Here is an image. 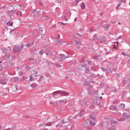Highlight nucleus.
Instances as JSON below:
<instances>
[{"label":"nucleus","instance_id":"nucleus-51","mask_svg":"<svg viewBox=\"0 0 130 130\" xmlns=\"http://www.w3.org/2000/svg\"><path fill=\"white\" fill-rule=\"evenodd\" d=\"M119 3H123V1L122 0H118Z\"/></svg>","mask_w":130,"mask_h":130},{"label":"nucleus","instance_id":"nucleus-2","mask_svg":"<svg viewBox=\"0 0 130 130\" xmlns=\"http://www.w3.org/2000/svg\"><path fill=\"white\" fill-rule=\"evenodd\" d=\"M69 92L64 91L57 90L53 92V96L54 98H59L60 96H67L69 95Z\"/></svg>","mask_w":130,"mask_h":130},{"label":"nucleus","instance_id":"nucleus-59","mask_svg":"<svg viewBox=\"0 0 130 130\" xmlns=\"http://www.w3.org/2000/svg\"><path fill=\"white\" fill-rule=\"evenodd\" d=\"M74 118H75V119H76V118H77V116H74Z\"/></svg>","mask_w":130,"mask_h":130},{"label":"nucleus","instance_id":"nucleus-25","mask_svg":"<svg viewBox=\"0 0 130 130\" xmlns=\"http://www.w3.org/2000/svg\"><path fill=\"white\" fill-rule=\"evenodd\" d=\"M16 14L17 15V16H22V15H23V14L22 13V12L21 11H18Z\"/></svg>","mask_w":130,"mask_h":130},{"label":"nucleus","instance_id":"nucleus-24","mask_svg":"<svg viewBox=\"0 0 130 130\" xmlns=\"http://www.w3.org/2000/svg\"><path fill=\"white\" fill-rule=\"evenodd\" d=\"M52 104H53V106L55 107V106H57L58 103L57 102H54L52 103Z\"/></svg>","mask_w":130,"mask_h":130},{"label":"nucleus","instance_id":"nucleus-13","mask_svg":"<svg viewBox=\"0 0 130 130\" xmlns=\"http://www.w3.org/2000/svg\"><path fill=\"white\" fill-rule=\"evenodd\" d=\"M22 81H25L26 82H29V80H28V77L26 76H23L22 77Z\"/></svg>","mask_w":130,"mask_h":130},{"label":"nucleus","instance_id":"nucleus-33","mask_svg":"<svg viewBox=\"0 0 130 130\" xmlns=\"http://www.w3.org/2000/svg\"><path fill=\"white\" fill-rule=\"evenodd\" d=\"M15 82H17L19 80V77H15L13 78Z\"/></svg>","mask_w":130,"mask_h":130},{"label":"nucleus","instance_id":"nucleus-7","mask_svg":"<svg viewBox=\"0 0 130 130\" xmlns=\"http://www.w3.org/2000/svg\"><path fill=\"white\" fill-rule=\"evenodd\" d=\"M103 72H104L106 74H111L112 73V71L109 69L102 68V69Z\"/></svg>","mask_w":130,"mask_h":130},{"label":"nucleus","instance_id":"nucleus-48","mask_svg":"<svg viewBox=\"0 0 130 130\" xmlns=\"http://www.w3.org/2000/svg\"><path fill=\"white\" fill-rule=\"evenodd\" d=\"M61 124H63L64 123V121L62 120V121H61Z\"/></svg>","mask_w":130,"mask_h":130},{"label":"nucleus","instance_id":"nucleus-28","mask_svg":"<svg viewBox=\"0 0 130 130\" xmlns=\"http://www.w3.org/2000/svg\"><path fill=\"white\" fill-rule=\"evenodd\" d=\"M15 128H16V126H13L12 128H9V129H3V130H14Z\"/></svg>","mask_w":130,"mask_h":130},{"label":"nucleus","instance_id":"nucleus-19","mask_svg":"<svg viewBox=\"0 0 130 130\" xmlns=\"http://www.w3.org/2000/svg\"><path fill=\"white\" fill-rule=\"evenodd\" d=\"M111 125H112V126H115V125H117V122H116V121H112Z\"/></svg>","mask_w":130,"mask_h":130},{"label":"nucleus","instance_id":"nucleus-15","mask_svg":"<svg viewBox=\"0 0 130 130\" xmlns=\"http://www.w3.org/2000/svg\"><path fill=\"white\" fill-rule=\"evenodd\" d=\"M122 115L123 117H124L125 119H127V118H129V115L127 114L126 113H123Z\"/></svg>","mask_w":130,"mask_h":130},{"label":"nucleus","instance_id":"nucleus-43","mask_svg":"<svg viewBox=\"0 0 130 130\" xmlns=\"http://www.w3.org/2000/svg\"><path fill=\"white\" fill-rule=\"evenodd\" d=\"M39 54H40V55H42L43 54V53L42 52V51H39Z\"/></svg>","mask_w":130,"mask_h":130},{"label":"nucleus","instance_id":"nucleus-18","mask_svg":"<svg viewBox=\"0 0 130 130\" xmlns=\"http://www.w3.org/2000/svg\"><path fill=\"white\" fill-rule=\"evenodd\" d=\"M110 109H111V110H116L117 111V108H116L115 106H111L110 107Z\"/></svg>","mask_w":130,"mask_h":130},{"label":"nucleus","instance_id":"nucleus-41","mask_svg":"<svg viewBox=\"0 0 130 130\" xmlns=\"http://www.w3.org/2000/svg\"><path fill=\"white\" fill-rule=\"evenodd\" d=\"M122 55H126L127 56L128 55V54H126L125 53H124V52H122L121 53Z\"/></svg>","mask_w":130,"mask_h":130},{"label":"nucleus","instance_id":"nucleus-44","mask_svg":"<svg viewBox=\"0 0 130 130\" xmlns=\"http://www.w3.org/2000/svg\"><path fill=\"white\" fill-rule=\"evenodd\" d=\"M60 24H61V25H68V23H63V22H60Z\"/></svg>","mask_w":130,"mask_h":130},{"label":"nucleus","instance_id":"nucleus-8","mask_svg":"<svg viewBox=\"0 0 130 130\" xmlns=\"http://www.w3.org/2000/svg\"><path fill=\"white\" fill-rule=\"evenodd\" d=\"M15 11H9V12H8L7 13V14L8 15V16H9V17H10V18H11L12 17V16H14V15H15Z\"/></svg>","mask_w":130,"mask_h":130},{"label":"nucleus","instance_id":"nucleus-35","mask_svg":"<svg viewBox=\"0 0 130 130\" xmlns=\"http://www.w3.org/2000/svg\"><path fill=\"white\" fill-rule=\"evenodd\" d=\"M107 130H116V128L111 127L110 128H108Z\"/></svg>","mask_w":130,"mask_h":130},{"label":"nucleus","instance_id":"nucleus-62","mask_svg":"<svg viewBox=\"0 0 130 130\" xmlns=\"http://www.w3.org/2000/svg\"><path fill=\"white\" fill-rule=\"evenodd\" d=\"M118 25H120V22L118 23Z\"/></svg>","mask_w":130,"mask_h":130},{"label":"nucleus","instance_id":"nucleus-34","mask_svg":"<svg viewBox=\"0 0 130 130\" xmlns=\"http://www.w3.org/2000/svg\"><path fill=\"white\" fill-rule=\"evenodd\" d=\"M62 19L64 20V21H68V18H67V16H62Z\"/></svg>","mask_w":130,"mask_h":130},{"label":"nucleus","instance_id":"nucleus-27","mask_svg":"<svg viewBox=\"0 0 130 130\" xmlns=\"http://www.w3.org/2000/svg\"><path fill=\"white\" fill-rule=\"evenodd\" d=\"M85 7H86V5H85V4H84V3H82V5L81 6V8L82 10H84Z\"/></svg>","mask_w":130,"mask_h":130},{"label":"nucleus","instance_id":"nucleus-42","mask_svg":"<svg viewBox=\"0 0 130 130\" xmlns=\"http://www.w3.org/2000/svg\"><path fill=\"white\" fill-rule=\"evenodd\" d=\"M72 37H73V40L76 39V36L74 35H72Z\"/></svg>","mask_w":130,"mask_h":130},{"label":"nucleus","instance_id":"nucleus-16","mask_svg":"<svg viewBox=\"0 0 130 130\" xmlns=\"http://www.w3.org/2000/svg\"><path fill=\"white\" fill-rule=\"evenodd\" d=\"M91 89H92V86H91L90 85L89 87H88V93L89 95H92L93 94V93H92V90H91Z\"/></svg>","mask_w":130,"mask_h":130},{"label":"nucleus","instance_id":"nucleus-4","mask_svg":"<svg viewBox=\"0 0 130 130\" xmlns=\"http://www.w3.org/2000/svg\"><path fill=\"white\" fill-rule=\"evenodd\" d=\"M1 49L3 51V53H7V52H8V53H11V52H12V49H11V47H8V49L4 47L1 48Z\"/></svg>","mask_w":130,"mask_h":130},{"label":"nucleus","instance_id":"nucleus-10","mask_svg":"<svg viewBox=\"0 0 130 130\" xmlns=\"http://www.w3.org/2000/svg\"><path fill=\"white\" fill-rule=\"evenodd\" d=\"M93 58L94 59H95V60H101V59H102L99 55L93 56Z\"/></svg>","mask_w":130,"mask_h":130},{"label":"nucleus","instance_id":"nucleus-49","mask_svg":"<svg viewBox=\"0 0 130 130\" xmlns=\"http://www.w3.org/2000/svg\"><path fill=\"white\" fill-rule=\"evenodd\" d=\"M14 30L15 29H11L10 31V33H13V32H14Z\"/></svg>","mask_w":130,"mask_h":130},{"label":"nucleus","instance_id":"nucleus-26","mask_svg":"<svg viewBox=\"0 0 130 130\" xmlns=\"http://www.w3.org/2000/svg\"><path fill=\"white\" fill-rule=\"evenodd\" d=\"M89 124H91L92 125V126H95L96 125V123L92 122V121H89Z\"/></svg>","mask_w":130,"mask_h":130},{"label":"nucleus","instance_id":"nucleus-46","mask_svg":"<svg viewBox=\"0 0 130 130\" xmlns=\"http://www.w3.org/2000/svg\"><path fill=\"white\" fill-rule=\"evenodd\" d=\"M3 70V66H2L1 64H0V71H2Z\"/></svg>","mask_w":130,"mask_h":130},{"label":"nucleus","instance_id":"nucleus-3","mask_svg":"<svg viewBox=\"0 0 130 130\" xmlns=\"http://www.w3.org/2000/svg\"><path fill=\"white\" fill-rule=\"evenodd\" d=\"M101 40L100 43H104V44H106V38L105 37H99L98 35L94 34L93 36V40Z\"/></svg>","mask_w":130,"mask_h":130},{"label":"nucleus","instance_id":"nucleus-52","mask_svg":"<svg viewBox=\"0 0 130 130\" xmlns=\"http://www.w3.org/2000/svg\"><path fill=\"white\" fill-rule=\"evenodd\" d=\"M20 47H21V48H23V47H24V45H21L20 46Z\"/></svg>","mask_w":130,"mask_h":130},{"label":"nucleus","instance_id":"nucleus-22","mask_svg":"<svg viewBox=\"0 0 130 130\" xmlns=\"http://www.w3.org/2000/svg\"><path fill=\"white\" fill-rule=\"evenodd\" d=\"M84 112H85V110H81L80 112V116H83Z\"/></svg>","mask_w":130,"mask_h":130},{"label":"nucleus","instance_id":"nucleus-54","mask_svg":"<svg viewBox=\"0 0 130 130\" xmlns=\"http://www.w3.org/2000/svg\"><path fill=\"white\" fill-rule=\"evenodd\" d=\"M118 6L117 5V6L116 7V10H118Z\"/></svg>","mask_w":130,"mask_h":130},{"label":"nucleus","instance_id":"nucleus-37","mask_svg":"<svg viewBox=\"0 0 130 130\" xmlns=\"http://www.w3.org/2000/svg\"><path fill=\"white\" fill-rule=\"evenodd\" d=\"M81 68H88V66H87V64L81 65Z\"/></svg>","mask_w":130,"mask_h":130},{"label":"nucleus","instance_id":"nucleus-30","mask_svg":"<svg viewBox=\"0 0 130 130\" xmlns=\"http://www.w3.org/2000/svg\"><path fill=\"white\" fill-rule=\"evenodd\" d=\"M120 107L122 108V109H123V108L125 107V105H124V104H120Z\"/></svg>","mask_w":130,"mask_h":130},{"label":"nucleus","instance_id":"nucleus-55","mask_svg":"<svg viewBox=\"0 0 130 130\" xmlns=\"http://www.w3.org/2000/svg\"><path fill=\"white\" fill-rule=\"evenodd\" d=\"M93 31V28H90V32H92Z\"/></svg>","mask_w":130,"mask_h":130},{"label":"nucleus","instance_id":"nucleus-40","mask_svg":"<svg viewBox=\"0 0 130 130\" xmlns=\"http://www.w3.org/2000/svg\"><path fill=\"white\" fill-rule=\"evenodd\" d=\"M19 75H20V76H23L24 73L23 72V71H20L19 72Z\"/></svg>","mask_w":130,"mask_h":130},{"label":"nucleus","instance_id":"nucleus-31","mask_svg":"<svg viewBox=\"0 0 130 130\" xmlns=\"http://www.w3.org/2000/svg\"><path fill=\"white\" fill-rule=\"evenodd\" d=\"M118 47V43H115L114 44V48H117V47Z\"/></svg>","mask_w":130,"mask_h":130},{"label":"nucleus","instance_id":"nucleus-5","mask_svg":"<svg viewBox=\"0 0 130 130\" xmlns=\"http://www.w3.org/2000/svg\"><path fill=\"white\" fill-rule=\"evenodd\" d=\"M108 125H109V124H108V122H103L101 124V126L102 127H106V128H108Z\"/></svg>","mask_w":130,"mask_h":130},{"label":"nucleus","instance_id":"nucleus-60","mask_svg":"<svg viewBox=\"0 0 130 130\" xmlns=\"http://www.w3.org/2000/svg\"><path fill=\"white\" fill-rule=\"evenodd\" d=\"M39 126H43V124H40V125H39Z\"/></svg>","mask_w":130,"mask_h":130},{"label":"nucleus","instance_id":"nucleus-23","mask_svg":"<svg viewBox=\"0 0 130 130\" xmlns=\"http://www.w3.org/2000/svg\"><path fill=\"white\" fill-rule=\"evenodd\" d=\"M76 43V44H78V45H82V42H81L80 40H77Z\"/></svg>","mask_w":130,"mask_h":130},{"label":"nucleus","instance_id":"nucleus-47","mask_svg":"<svg viewBox=\"0 0 130 130\" xmlns=\"http://www.w3.org/2000/svg\"><path fill=\"white\" fill-rule=\"evenodd\" d=\"M56 67H60V65H59V64H58V63H57V64H56Z\"/></svg>","mask_w":130,"mask_h":130},{"label":"nucleus","instance_id":"nucleus-57","mask_svg":"<svg viewBox=\"0 0 130 130\" xmlns=\"http://www.w3.org/2000/svg\"><path fill=\"white\" fill-rule=\"evenodd\" d=\"M17 71H19L20 70V68L19 67H17Z\"/></svg>","mask_w":130,"mask_h":130},{"label":"nucleus","instance_id":"nucleus-56","mask_svg":"<svg viewBox=\"0 0 130 130\" xmlns=\"http://www.w3.org/2000/svg\"><path fill=\"white\" fill-rule=\"evenodd\" d=\"M85 71H86V72H88V71H89V69L88 68L86 69V70Z\"/></svg>","mask_w":130,"mask_h":130},{"label":"nucleus","instance_id":"nucleus-61","mask_svg":"<svg viewBox=\"0 0 130 130\" xmlns=\"http://www.w3.org/2000/svg\"><path fill=\"white\" fill-rule=\"evenodd\" d=\"M65 78H66V79H69V77H68V76H66Z\"/></svg>","mask_w":130,"mask_h":130},{"label":"nucleus","instance_id":"nucleus-6","mask_svg":"<svg viewBox=\"0 0 130 130\" xmlns=\"http://www.w3.org/2000/svg\"><path fill=\"white\" fill-rule=\"evenodd\" d=\"M8 80H9V79H8V78H4L3 79H1L0 80V83L3 84V85H6V84H7V82H8Z\"/></svg>","mask_w":130,"mask_h":130},{"label":"nucleus","instance_id":"nucleus-58","mask_svg":"<svg viewBox=\"0 0 130 130\" xmlns=\"http://www.w3.org/2000/svg\"><path fill=\"white\" fill-rule=\"evenodd\" d=\"M8 57H10V54H8V55H7Z\"/></svg>","mask_w":130,"mask_h":130},{"label":"nucleus","instance_id":"nucleus-17","mask_svg":"<svg viewBox=\"0 0 130 130\" xmlns=\"http://www.w3.org/2000/svg\"><path fill=\"white\" fill-rule=\"evenodd\" d=\"M30 86L31 89H34V88H36L37 87V84H36L35 83H33Z\"/></svg>","mask_w":130,"mask_h":130},{"label":"nucleus","instance_id":"nucleus-14","mask_svg":"<svg viewBox=\"0 0 130 130\" xmlns=\"http://www.w3.org/2000/svg\"><path fill=\"white\" fill-rule=\"evenodd\" d=\"M14 51L15 52H18L19 50H20V47L18 45H15L14 49Z\"/></svg>","mask_w":130,"mask_h":130},{"label":"nucleus","instance_id":"nucleus-12","mask_svg":"<svg viewBox=\"0 0 130 130\" xmlns=\"http://www.w3.org/2000/svg\"><path fill=\"white\" fill-rule=\"evenodd\" d=\"M60 58H61L62 60H63L64 59H66V58H69V55H68L67 57H66V55L61 54L60 55Z\"/></svg>","mask_w":130,"mask_h":130},{"label":"nucleus","instance_id":"nucleus-29","mask_svg":"<svg viewBox=\"0 0 130 130\" xmlns=\"http://www.w3.org/2000/svg\"><path fill=\"white\" fill-rule=\"evenodd\" d=\"M90 118H91V119H92V120H93V121H96V117L91 116Z\"/></svg>","mask_w":130,"mask_h":130},{"label":"nucleus","instance_id":"nucleus-45","mask_svg":"<svg viewBox=\"0 0 130 130\" xmlns=\"http://www.w3.org/2000/svg\"><path fill=\"white\" fill-rule=\"evenodd\" d=\"M84 84L86 85H88V82H87V81H84Z\"/></svg>","mask_w":130,"mask_h":130},{"label":"nucleus","instance_id":"nucleus-36","mask_svg":"<svg viewBox=\"0 0 130 130\" xmlns=\"http://www.w3.org/2000/svg\"><path fill=\"white\" fill-rule=\"evenodd\" d=\"M111 91L113 92L114 93H116V92H117V89L114 88V89L112 90Z\"/></svg>","mask_w":130,"mask_h":130},{"label":"nucleus","instance_id":"nucleus-64","mask_svg":"<svg viewBox=\"0 0 130 130\" xmlns=\"http://www.w3.org/2000/svg\"><path fill=\"white\" fill-rule=\"evenodd\" d=\"M77 18H76L75 19V21H76L77 20Z\"/></svg>","mask_w":130,"mask_h":130},{"label":"nucleus","instance_id":"nucleus-63","mask_svg":"<svg viewBox=\"0 0 130 130\" xmlns=\"http://www.w3.org/2000/svg\"><path fill=\"white\" fill-rule=\"evenodd\" d=\"M40 5L41 6H42V3H40Z\"/></svg>","mask_w":130,"mask_h":130},{"label":"nucleus","instance_id":"nucleus-32","mask_svg":"<svg viewBox=\"0 0 130 130\" xmlns=\"http://www.w3.org/2000/svg\"><path fill=\"white\" fill-rule=\"evenodd\" d=\"M80 2H82V0H76L75 1V3H76L75 6H77L78 5V4H79V3H80Z\"/></svg>","mask_w":130,"mask_h":130},{"label":"nucleus","instance_id":"nucleus-50","mask_svg":"<svg viewBox=\"0 0 130 130\" xmlns=\"http://www.w3.org/2000/svg\"><path fill=\"white\" fill-rule=\"evenodd\" d=\"M117 39H121V36H120L118 38H117Z\"/></svg>","mask_w":130,"mask_h":130},{"label":"nucleus","instance_id":"nucleus-39","mask_svg":"<svg viewBox=\"0 0 130 130\" xmlns=\"http://www.w3.org/2000/svg\"><path fill=\"white\" fill-rule=\"evenodd\" d=\"M26 47H30L31 46L30 44H27L25 45Z\"/></svg>","mask_w":130,"mask_h":130},{"label":"nucleus","instance_id":"nucleus-1","mask_svg":"<svg viewBox=\"0 0 130 130\" xmlns=\"http://www.w3.org/2000/svg\"><path fill=\"white\" fill-rule=\"evenodd\" d=\"M35 78H33V76L32 75H30L29 76V80H28V81H29V82H32V81H34V80H36L37 81V82H41V81H42V80H43V79L44 78V77L43 76H40V75H37L38 74V72H37V71H35Z\"/></svg>","mask_w":130,"mask_h":130},{"label":"nucleus","instance_id":"nucleus-38","mask_svg":"<svg viewBox=\"0 0 130 130\" xmlns=\"http://www.w3.org/2000/svg\"><path fill=\"white\" fill-rule=\"evenodd\" d=\"M47 126H51V125H52V123H47Z\"/></svg>","mask_w":130,"mask_h":130},{"label":"nucleus","instance_id":"nucleus-21","mask_svg":"<svg viewBox=\"0 0 130 130\" xmlns=\"http://www.w3.org/2000/svg\"><path fill=\"white\" fill-rule=\"evenodd\" d=\"M67 99L61 100L59 101V103L61 104H62L64 102H67Z\"/></svg>","mask_w":130,"mask_h":130},{"label":"nucleus","instance_id":"nucleus-20","mask_svg":"<svg viewBox=\"0 0 130 130\" xmlns=\"http://www.w3.org/2000/svg\"><path fill=\"white\" fill-rule=\"evenodd\" d=\"M13 24H14V22L11 23L10 22H8L6 23V25H7V26H10V27H13Z\"/></svg>","mask_w":130,"mask_h":130},{"label":"nucleus","instance_id":"nucleus-53","mask_svg":"<svg viewBox=\"0 0 130 130\" xmlns=\"http://www.w3.org/2000/svg\"><path fill=\"white\" fill-rule=\"evenodd\" d=\"M121 6V3H120L118 5V7H120Z\"/></svg>","mask_w":130,"mask_h":130},{"label":"nucleus","instance_id":"nucleus-9","mask_svg":"<svg viewBox=\"0 0 130 130\" xmlns=\"http://www.w3.org/2000/svg\"><path fill=\"white\" fill-rule=\"evenodd\" d=\"M11 89H12L13 91H14V92H16V91H18V86L17 85H11Z\"/></svg>","mask_w":130,"mask_h":130},{"label":"nucleus","instance_id":"nucleus-11","mask_svg":"<svg viewBox=\"0 0 130 130\" xmlns=\"http://www.w3.org/2000/svg\"><path fill=\"white\" fill-rule=\"evenodd\" d=\"M32 16H34V17H37L38 16H39V13L38 12H37V11L34 10L32 12Z\"/></svg>","mask_w":130,"mask_h":130}]
</instances>
